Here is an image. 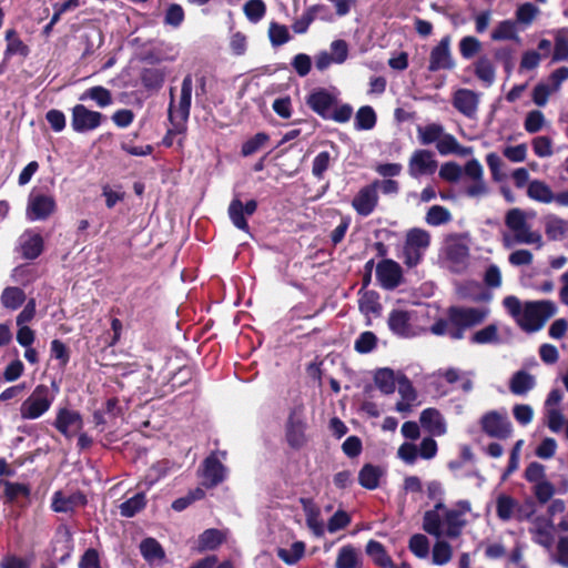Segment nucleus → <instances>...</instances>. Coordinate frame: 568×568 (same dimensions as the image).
Listing matches in <instances>:
<instances>
[{
	"label": "nucleus",
	"instance_id": "nucleus-55",
	"mask_svg": "<svg viewBox=\"0 0 568 568\" xmlns=\"http://www.w3.org/2000/svg\"><path fill=\"white\" fill-rule=\"evenodd\" d=\"M545 418H546V424H547L548 428L552 433H559L562 429V427L566 425V422H567V420H565V416H564L562 412L559 409V407L546 409Z\"/></svg>",
	"mask_w": 568,
	"mask_h": 568
},
{
	"label": "nucleus",
	"instance_id": "nucleus-37",
	"mask_svg": "<svg viewBox=\"0 0 568 568\" xmlns=\"http://www.w3.org/2000/svg\"><path fill=\"white\" fill-rule=\"evenodd\" d=\"M140 551L143 558L149 562L162 560L165 557L163 547L155 538L152 537H148L141 541Z\"/></svg>",
	"mask_w": 568,
	"mask_h": 568
},
{
	"label": "nucleus",
	"instance_id": "nucleus-42",
	"mask_svg": "<svg viewBox=\"0 0 568 568\" xmlns=\"http://www.w3.org/2000/svg\"><path fill=\"white\" fill-rule=\"evenodd\" d=\"M91 99L95 101L98 106L105 108L112 103L111 91L102 85H95L87 89L81 95L80 100L84 101Z\"/></svg>",
	"mask_w": 568,
	"mask_h": 568
},
{
	"label": "nucleus",
	"instance_id": "nucleus-17",
	"mask_svg": "<svg viewBox=\"0 0 568 568\" xmlns=\"http://www.w3.org/2000/svg\"><path fill=\"white\" fill-rule=\"evenodd\" d=\"M55 210L52 196L32 192L29 196L28 216L31 220H45Z\"/></svg>",
	"mask_w": 568,
	"mask_h": 568
},
{
	"label": "nucleus",
	"instance_id": "nucleus-21",
	"mask_svg": "<svg viewBox=\"0 0 568 568\" xmlns=\"http://www.w3.org/2000/svg\"><path fill=\"white\" fill-rule=\"evenodd\" d=\"M449 38L444 37L439 43L433 48L429 58L428 70L436 72L442 69H450L454 63L449 52Z\"/></svg>",
	"mask_w": 568,
	"mask_h": 568
},
{
	"label": "nucleus",
	"instance_id": "nucleus-38",
	"mask_svg": "<svg viewBox=\"0 0 568 568\" xmlns=\"http://www.w3.org/2000/svg\"><path fill=\"white\" fill-rule=\"evenodd\" d=\"M170 95H171V100H170V104H169V109H168V119L170 121L171 126L168 129L166 134L163 138V144L165 146H172L174 136L184 134L186 132V123H183L182 130H175V125H178L179 120H178V116L175 115V113L173 112V108H174L173 89L170 90Z\"/></svg>",
	"mask_w": 568,
	"mask_h": 568
},
{
	"label": "nucleus",
	"instance_id": "nucleus-28",
	"mask_svg": "<svg viewBox=\"0 0 568 568\" xmlns=\"http://www.w3.org/2000/svg\"><path fill=\"white\" fill-rule=\"evenodd\" d=\"M166 72L162 68H143L140 72V81L148 91H159L165 81Z\"/></svg>",
	"mask_w": 568,
	"mask_h": 568
},
{
	"label": "nucleus",
	"instance_id": "nucleus-43",
	"mask_svg": "<svg viewBox=\"0 0 568 568\" xmlns=\"http://www.w3.org/2000/svg\"><path fill=\"white\" fill-rule=\"evenodd\" d=\"M26 301V294L22 288L8 286L1 294V303L6 308L18 310Z\"/></svg>",
	"mask_w": 568,
	"mask_h": 568
},
{
	"label": "nucleus",
	"instance_id": "nucleus-6",
	"mask_svg": "<svg viewBox=\"0 0 568 568\" xmlns=\"http://www.w3.org/2000/svg\"><path fill=\"white\" fill-rule=\"evenodd\" d=\"M53 402L48 386L38 385L31 395L24 399L20 406V415L22 419H37L47 413Z\"/></svg>",
	"mask_w": 568,
	"mask_h": 568
},
{
	"label": "nucleus",
	"instance_id": "nucleus-3",
	"mask_svg": "<svg viewBox=\"0 0 568 568\" xmlns=\"http://www.w3.org/2000/svg\"><path fill=\"white\" fill-rule=\"evenodd\" d=\"M307 106L323 120L346 123L353 115V106L339 103L337 97L325 88L314 89L306 97Z\"/></svg>",
	"mask_w": 568,
	"mask_h": 568
},
{
	"label": "nucleus",
	"instance_id": "nucleus-58",
	"mask_svg": "<svg viewBox=\"0 0 568 568\" xmlns=\"http://www.w3.org/2000/svg\"><path fill=\"white\" fill-rule=\"evenodd\" d=\"M270 41L273 45L278 47L290 40V33L285 26L277 22H271L268 28Z\"/></svg>",
	"mask_w": 568,
	"mask_h": 568
},
{
	"label": "nucleus",
	"instance_id": "nucleus-19",
	"mask_svg": "<svg viewBox=\"0 0 568 568\" xmlns=\"http://www.w3.org/2000/svg\"><path fill=\"white\" fill-rule=\"evenodd\" d=\"M88 503L87 496L77 490L69 496H65L62 491H55L52 497L51 507L57 513H70L77 507L85 506Z\"/></svg>",
	"mask_w": 568,
	"mask_h": 568
},
{
	"label": "nucleus",
	"instance_id": "nucleus-50",
	"mask_svg": "<svg viewBox=\"0 0 568 568\" xmlns=\"http://www.w3.org/2000/svg\"><path fill=\"white\" fill-rule=\"evenodd\" d=\"M376 346L377 336L371 331L361 333L354 343V349L359 354L371 353Z\"/></svg>",
	"mask_w": 568,
	"mask_h": 568
},
{
	"label": "nucleus",
	"instance_id": "nucleus-47",
	"mask_svg": "<svg viewBox=\"0 0 568 568\" xmlns=\"http://www.w3.org/2000/svg\"><path fill=\"white\" fill-rule=\"evenodd\" d=\"M270 140V135L265 132H258L252 138L247 139L241 148V154L243 156H250L258 151H261L263 148H265L266 143Z\"/></svg>",
	"mask_w": 568,
	"mask_h": 568
},
{
	"label": "nucleus",
	"instance_id": "nucleus-44",
	"mask_svg": "<svg viewBox=\"0 0 568 568\" xmlns=\"http://www.w3.org/2000/svg\"><path fill=\"white\" fill-rule=\"evenodd\" d=\"M444 525L446 526V534L449 537H457L462 531V510L447 509L442 510Z\"/></svg>",
	"mask_w": 568,
	"mask_h": 568
},
{
	"label": "nucleus",
	"instance_id": "nucleus-7",
	"mask_svg": "<svg viewBox=\"0 0 568 568\" xmlns=\"http://www.w3.org/2000/svg\"><path fill=\"white\" fill-rule=\"evenodd\" d=\"M439 264L444 270L458 274L462 272V235L449 234L445 237L439 253Z\"/></svg>",
	"mask_w": 568,
	"mask_h": 568
},
{
	"label": "nucleus",
	"instance_id": "nucleus-57",
	"mask_svg": "<svg viewBox=\"0 0 568 568\" xmlns=\"http://www.w3.org/2000/svg\"><path fill=\"white\" fill-rule=\"evenodd\" d=\"M475 73L486 84H490L495 78L494 67L488 58H480L475 63Z\"/></svg>",
	"mask_w": 568,
	"mask_h": 568
},
{
	"label": "nucleus",
	"instance_id": "nucleus-64",
	"mask_svg": "<svg viewBox=\"0 0 568 568\" xmlns=\"http://www.w3.org/2000/svg\"><path fill=\"white\" fill-rule=\"evenodd\" d=\"M79 568H102L100 554L95 548H88L80 557Z\"/></svg>",
	"mask_w": 568,
	"mask_h": 568
},
{
	"label": "nucleus",
	"instance_id": "nucleus-20",
	"mask_svg": "<svg viewBox=\"0 0 568 568\" xmlns=\"http://www.w3.org/2000/svg\"><path fill=\"white\" fill-rule=\"evenodd\" d=\"M358 308L363 315L368 318L367 324L371 323V315L379 317L382 315L383 306L381 304L379 293L374 290L358 291Z\"/></svg>",
	"mask_w": 568,
	"mask_h": 568
},
{
	"label": "nucleus",
	"instance_id": "nucleus-2",
	"mask_svg": "<svg viewBox=\"0 0 568 568\" xmlns=\"http://www.w3.org/2000/svg\"><path fill=\"white\" fill-rule=\"evenodd\" d=\"M534 217V212H526L520 209H511L507 212L505 224L509 233H505L503 236L505 247L511 248L519 244L542 246L540 232L532 230L529 222Z\"/></svg>",
	"mask_w": 568,
	"mask_h": 568
},
{
	"label": "nucleus",
	"instance_id": "nucleus-45",
	"mask_svg": "<svg viewBox=\"0 0 568 568\" xmlns=\"http://www.w3.org/2000/svg\"><path fill=\"white\" fill-rule=\"evenodd\" d=\"M374 382L379 390L386 395L395 392L396 386L394 371L388 367L377 369L374 376Z\"/></svg>",
	"mask_w": 568,
	"mask_h": 568
},
{
	"label": "nucleus",
	"instance_id": "nucleus-10",
	"mask_svg": "<svg viewBox=\"0 0 568 568\" xmlns=\"http://www.w3.org/2000/svg\"><path fill=\"white\" fill-rule=\"evenodd\" d=\"M447 317H440L430 326L434 335L448 334L452 338H462V306H450Z\"/></svg>",
	"mask_w": 568,
	"mask_h": 568
},
{
	"label": "nucleus",
	"instance_id": "nucleus-34",
	"mask_svg": "<svg viewBox=\"0 0 568 568\" xmlns=\"http://www.w3.org/2000/svg\"><path fill=\"white\" fill-rule=\"evenodd\" d=\"M318 11L327 12V6L317 3L308 7L301 18L296 19L292 24V29L297 34H303L308 30L311 23L317 18Z\"/></svg>",
	"mask_w": 568,
	"mask_h": 568
},
{
	"label": "nucleus",
	"instance_id": "nucleus-39",
	"mask_svg": "<svg viewBox=\"0 0 568 568\" xmlns=\"http://www.w3.org/2000/svg\"><path fill=\"white\" fill-rule=\"evenodd\" d=\"M377 122V116L374 109L371 105L361 106L356 114L354 126L358 131L372 130Z\"/></svg>",
	"mask_w": 568,
	"mask_h": 568
},
{
	"label": "nucleus",
	"instance_id": "nucleus-63",
	"mask_svg": "<svg viewBox=\"0 0 568 568\" xmlns=\"http://www.w3.org/2000/svg\"><path fill=\"white\" fill-rule=\"evenodd\" d=\"M185 14L183 8L178 3L168 7L164 16V23L178 28L184 21Z\"/></svg>",
	"mask_w": 568,
	"mask_h": 568
},
{
	"label": "nucleus",
	"instance_id": "nucleus-25",
	"mask_svg": "<svg viewBox=\"0 0 568 568\" xmlns=\"http://www.w3.org/2000/svg\"><path fill=\"white\" fill-rule=\"evenodd\" d=\"M224 539L225 536L221 530L216 528L205 529L199 535L193 550L200 554L207 550H215L223 544Z\"/></svg>",
	"mask_w": 568,
	"mask_h": 568
},
{
	"label": "nucleus",
	"instance_id": "nucleus-23",
	"mask_svg": "<svg viewBox=\"0 0 568 568\" xmlns=\"http://www.w3.org/2000/svg\"><path fill=\"white\" fill-rule=\"evenodd\" d=\"M555 528L552 521L546 518H538L534 523L531 534L534 540L546 549H550L554 544Z\"/></svg>",
	"mask_w": 568,
	"mask_h": 568
},
{
	"label": "nucleus",
	"instance_id": "nucleus-32",
	"mask_svg": "<svg viewBox=\"0 0 568 568\" xmlns=\"http://www.w3.org/2000/svg\"><path fill=\"white\" fill-rule=\"evenodd\" d=\"M383 469L373 464H365L358 473L359 485L368 490H374L379 486Z\"/></svg>",
	"mask_w": 568,
	"mask_h": 568
},
{
	"label": "nucleus",
	"instance_id": "nucleus-62",
	"mask_svg": "<svg viewBox=\"0 0 568 568\" xmlns=\"http://www.w3.org/2000/svg\"><path fill=\"white\" fill-rule=\"evenodd\" d=\"M545 123L546 120L542 112L539 110H532L527 113L524 126L527 132L537 133L542 129Z\"/></svg>",
	"mask_w": 568,
	"mask_h": 568
},
{
	"label": "nucleus",
	"instance_id": "nucleus-27",
	"mask_svg": "<svg viewBox=\"0 0 568 568\" xmlns=\"http://www.w3.org/2000/svg\"><path fill=\"white\" fill-rule=\"evenodd\" d=\"M4 39L7 47L3 53V60H10L13 55H20L27 58L30 53L29 47L20 39L18 32L14 29H8L6 31Z\"/></svg>",
	"mask_w": 568,
	"mask_h": 568
},
{
	"label": "nucleus",
	"instance_id": "nucleus-1",
	"mask_svg": "<svg viewBox=\"0 0 568 568\" xmlns=\"http://www.w3.org/2000/svg\"><path fill=\"white\" fill-rule=\"evenodd\" d=\"M260 196V187L255 180H239L233 186V199L229 204L227 214L232 224L244 233H250L246 216H252L256 212Z\"/></svg>",
	"mask_w": 568,
	"mask_h": 568
},
{
	"label": "nucleus",
	"instance_id": "nucleus-35",
	"mask_svg": "<svg viewBox=\"0 0 568 568\" xmlns=\"http://www.w3.org/2000/svg\"><path fill=\"white\" fill-rule=\"evenodd\" d=\"M552 36L555 41L552 62L568 61V29L555 30Z\"/></svg>",
	"mask_w": 568,
	"mask_h": 568
},
{
	"label": "nucleus",
	"instance_id": "nucleus-22",
	"mask_svg": "<svg viewBox=\"0 0 568 568\" xmlns=\"http://www.w3.org/2000/svg\"><path fill=\"white\" fill-rule=\"evenodd\" d=\"M445 509V505L442 501H438L433 509L427 510L424 514L423 518V529L434 536L439 538L443 535V514L442 510Z\"/></svg>",
	"mask_w": 568,
	"mask_h": 568
},
{
	"label": "nucleus",
	"instance_id": "nucleus-9",
	"mask_svg": "<svg viewBox=\"0 0 568 568\" xmlns=\"http://www.w3.org/2000/svg\"><path fill=\"white\" fill-rule=\"evenodd\" d=\"M480 426L484 433L498 439H506L513 433V425L505 410H490L484 414L480 418Z\"/></svg>",
	"mask_w": 568,
	"mask_h": 568
},
{
	"label": "nucleus",
	"instance_id": "nucleus-33",
	"mask_svg": "<svg viewBox=\"0 0 568 568\" xmlns=\"http://www.w3.org/2000/svg\"><path fill=\"white\" fill-rule=\"evenodd\" d=\"M365 550L376 566L381 568H393V559L387 554L386 548L382 542L371 539L366 544Z\"/></svg>",
	"mask_w": 568,
	"mask_h": 568
},
{
	"label": "nucleus",
	"instance_id": "nucleus-4",
	"mask_svg": "<svg viewBox=\"0 0 568 568\" xmlns=\"http://www.w3.org/2000/svg\"><path fill=\"white\" fill-rule=\"evenodd\" d=\"M558 311L555 302L549 300L527 302L519 326L526 332H537Z\"/></svg>",
	"mask_w": 568,
	"mask_h": 568
},
{
	"label": "nucleus",
	"instance_id": "nucleus-41",
	"mask_svg": "<svg viewBox=\"0 0 568 568\" xmlns=\"http://www.w3.org/2000/svg\"><path fill=\"white\" fill-rule=\"evenodd\" d=\"M444 132V128L438 123H429L417 126V136L422 145L437 143Z\"/></svg>",
	"mask_w": 568,
	"mask_h": 568
},
{
	"label": "nucleus",
	"instance_id": "nucleus-29",
	"mask_svg": "<svg viewBox=\"0 0 568 568\" xmlns=\"http://www.w3.org/2000/svg\"><path fill=\"white\" fill-rule=\"evenodd\" d=\"M173 463L169 459H162L153 464L145 473L141 485H144L145 489H150L159 480L166 477L171 471Z\"/></svg>",
	"mask_w": 568,
	"mask_h": 568
},
{
	"label": "nucleus",
	"instance_id": "nucleus-15",
	"mask_svg": "<svg viewBox=\"0 0 568 568\" xmlns=\"http://www.w3.org/2000/svg\"><path fill=\"white\" fill-rule=\"evenodd\" d=\"M438 169L434 153L428 150H417L413 153L409 161V172L412 175H434Z\"/></svg>",
	"mask_w": 568,
	"mask_h": 568
},
{
	"label": "nucleus",
	"instance_id": "nucleus-26",
	"mask_svg": "<svg viewBox=\"0 0 568 568\" xmlns=\"http://www.w3.org/2000/svg\"><path fill=\"white\" fill-rule=\"evenodd\" d=\"M419 422L422 427L433 436H440L446 427L442 414L436 408H426L420 413Z\"/></svg>",
	"mask_w": 568,
	"mask_h": 568
},
{
	"label": "nucleus",
	"instance_id": "nucleus-40",
	"mask_svg": "<svg viewBox=\"0 0 568 568\" xmlns=\"http://www.w3.org/2000/svg\"><path fill=\"white\" fill-rule=\"evenodd\" d=\"M146 506V498L143 491L123 501L120 506V514L123 517L131 518L143 510Z\"/></svg>",
	"mask_w": 568,
	"mask_h": 568
},
{
	"label": "nucleus",
	"instance_id": "nucleus-56",
	"mask_svg": "<svg viewBox=\"0 0 568 568\" xmlns=\"http://www.w3.org/2000/svg\"><path fill=\"white\" fill-rule=\"evenodd\" d=\"M352 521L349 514L343 509L336 510L327 521V530L333 534L346 528Z\"/></svg>",
	"mask_w": 568,
	"mask_h": 568
},
{
	"label": "nucleus",
	"instance_id": "nucleus-51",
	"mask_svg": "<svg viewBox=\"0 0 568 568\" xmlns=\"http://www.w3.org/2000/svg\"><path fill=\"white\" fill-rule=\"evenodd\" d=\"M408 549L418 558H426L429 554V540L423 534H415L409 538Z\"/></svg>",
	"mask_w": 568,
	"mask_h": 568
},
{
	"label": "nucleus",
	"instance_id": "nucleus-36",
	"mask_svg": "<svg viewBox=\"0 0 568 568\" xmlns=\"http://www.w3.org/2000/svg\"><path fill=\"white\" fill-rule=\"evenodd\" d=\"M335 568H359L358 551L353 545H345L338 550Z\"/></svg>",
	"mask_w": 568,
	"mask_h": 568
},
{
	"label": "nucleus",
	"instance_id": "nucleus-8",
	"mask_svg": "<svg viewBox=\"0 0 568 568\" xmlns=\"http://www.w3.org/2000/svg\"><path fill=\"white\" fill-rule=\"evenodd\" d=\"M516 186L527 189L531 200L542 203L557 201L561 205H568V191L556 195L542 180H516Z\"/></svg>",
	"mask_w": 568,
	"mask_h": 568
},
{
	"label": "nucleus",
	"instance_id": "nucleus-30",
	"mask_svg": "<svg viewBox=\"0 0 568 568\" xmlns=\"http://www.w3.org/2000/svg\"><path fill=\"white\" fill-rule=\"evenodd\" d=\"M44 248L43 237L39 233H28L21 242V253L26 260H36Z\"/></svg>",
	"mask_w": 568,
	"mask_h": 568
},
{
	"label": "nucleus",
	"instance_id": "nucleus-11",
	"mask_svg": "<svg viewBox=\"0 0 568 568\" xmlns=\"http://www.w3.org/2000/svg\"><path fill=\"white\" fill-rule=\"evenodd\" d=\"M103 118L98 111L89 110L83 104H75L72 108L71 126L79 133L92 131L100 126Z\"/></svg>",
	"mask_w": 568,
	"mask_h": 568
},
{
	"label": "nucleus",
	"instance_id": "nucleus-60",
	"mask_svg": "<svg viewBox=\"0 0 568 568\" xmlns=\"http://www.w3.org/2000/svg\"><path fill=\"white\" fill-rule=\"evenodd\" d=\"M450 220V213L447 209L440 205L432 206L426 215V222L429 225H440L447 223Z\"/></svg>",
	"mask_w": 568,
	"mask_h": 568
},
{
	"label": "nucleus",
	"instance_id": "nucleus-54",
	"mask_svg": "<svg viewBox=\"0 0 568 568\" xmlns=\"http://www.w3.org/2000/svg\"><path fill=\"white\" fill-rule=\"evenodd\" d=\"M517 38V29L515 22L505 20L500 22L491 33V39L496 41L513 40Z\"/></svg>",
	"mask_w": 568,
	"mask_h": 568
},
{
	"label": "nucleus",
	"instance_id": "nucleus-46",
	"mask_svg": "<svg viewBox=\"0 0 568 568\" xmlns=\"http://www.w3.org/2000/svg\"><path fill=\"white\" fill-rule=\"evenodd\" d=\"M489 314L487 305L465 306L464 305V327L475 326L485 321Z\"/></svg>",
	"mask_w": 568,
	"mask_h": 568
},
{
	"label": "nucleus",
	"instance_id": "nucleus-52",
	"mask_svg": "<svg viewBox=\"0 0 568 568\" xmlns=\"http://www.w3.org/2000/svg\"><path fill=\"white\" fill-rule=\"evenodd\" d=\"M244 13L246 18L253 22L256 23L263 19V17L266 13V6L263 0H248L244 4Z\"/></svg>",
	"mask_w": 568,
	"mask_h": 568
},
{
	"label": "nucleus",
	"instance_id": "nucleus-14",
	"mask_svg": "<svg viewBox=\"0 0 568 568\" xmlns=\"http://www.w3.org/2000/svg\"><path fill=\"white\" fill-rule=\"evenodd\" d=\"M387 325L389 331L402 338H409L415 335L412 325V313L400 308H394L388 314Z\"/></svg>",
	"mask_w": 568,
	"mask_h": 568
},
{
	"label": "nucleus",
	"instance_id": "nucleus-53",
	"mask_svg": "<svg viewBox=\"0 0 568 568\" xmlns=\"http://www.w3.org/2000/svg\"><path fill=\"white\" fill-rule=\"evenodd\" d=\"M436 149L442 155L462 153V148L455 136L445 132H443L440 139L437 141Z\"/></svg>",
	"mask_w": 568,
	"mask_h": 568
},
{
	"label": "nucleus",
	"instance_id": "nucleus-31",
	"mask_svg": "<svg viewBox=\"0 0 568 568\" xmlns=\"http://www.w3.org/2000/svg\"><path fill=\"white\" fill-rule=\"evenodd\" d=\"M535 377L526 371L516 372L509 381V389L518 396L526 395L535 387Z\"/></svg>",
	"mask_w": 568,
	"mask_h": 568
},
{
	"label": "nucleus",
	"instance_id": "nucleus-61",
	"mask_svg": "<svg viewBox=\"0 0 568 568\" xmlns=\"http://www.w3.org/2000/svg\"><path fill=\"white\" fill-rule=\"evenodd\" d=\"M102 195L105 197L106 207L112 209L119 202H122L124 200L125 192L120 185L112 187L109 184H105L102 187Z\"/></svg>",
	"mask_w": 568,
	"mask_h": 568
},
{
	"label": "nucleus",
	"instance_id": "nucleus-49",
	"mask_svg": "<svg viewBox=\"0 0 568 568\" xmlns=\"http://www.w3.org/2000/svg\"><path fill=\"white\" fill-rule=\"evenodd\" d=\"M409 246H413L420 251L423 254L430 244V235L427 231L422 229H412L406 235V240Z\"/></svg>",
	"mask_w": 568,
	"mask_h": 568
},
{
	"label": "nucleus",
	"instance_id": "nucleus-59",
	"mask_svg": "<svg viewBox=\"0 0 568 568\" xmlns=\"http://www.w3.org/2000/svg\"><path fill=\"white\" fill-rule=\"evenodd\" d=\"M517 504L514 498L501 495L497 498V515L503 520H508L514 516Z\"/></svg>",
	"mask_w": 568,
	"mask_h": 568
},
{
	"label": "nucleus",
	"instance_id": "nucleus-48",
	"mask_svg": "<svg viewBox=\"0 0 568 568\" xmlns=\"http://www.w3.org/2000/svg\"><path fill=\"white\" fill-rule=\"evenodd\" d=\"M545 229L549 239L562 240L568 234V221L551 216L547 220Z\"/></svg>",
	"mask_w": 568,
	"mask_h": 568
},
{
	"label": "nucleus",
	"instance_id": "nucleus-13",
	"mask_svg": "<svg viewBox=\"0 0 568 568\" xmlns=\"http://www.w3.org/2000/svg\"><path fill=\"white\" fill-rule=\"evenodd\" d=\"M376 278L385 290H395L403 282L400 265L390 258H384L376 265Z\"/></svg>",
	"mask_w": 568,
	"mask_h": 568
},
{
	"label": "nucleus",
	"instance_id": "nucleus-18",
	"mask_svg": "<svg viewBox=\"0 0 568 568\" xmlns=\"http://www.w3.org/2000/svg\"><path fill=\"white\" fill-rule=\"evenodd\" d=\"M55 429L65 437H70V429L81 430L83 427L82 415L78 410H71L67 407L60 408L53 422Z\"/></svg>",
	"mask_w": 568,
	"mask_h": 568
},
{
	"label": "nucleus",
	"instance_id": "nucleus-5",
	"mask_svg": "<svg viewBox=\"0 0 568 568\" xmlns=\"http://www.w3.org/2000/svg\"><path fill=\"white\" fill-rule=\"evenodd\" d=\"M306 429L303 406L292 408L285 423V440L292 449L300 450L307 444Z\"/></svg>",
	"mask_w": 568,
	"mask_h": 568
},
{
	"label": "nucleus",
	"instance_id": "nucleus-24",
	"mask_svg": "<svg viewBox=\"0 0 568 568\" xmlns=\"http://www.w3.org/2000/svg\"><path fill=\"white\" fill-rule=\"evenodd\" d=\"M203 477L209 487L219 485L224 479V466L215 456L211 454L203 462Z\"/></svg>",
	"mask_w": 568,
	"mask_h": 568
},
{
	"label": "nucleus",
	"instance_id": "nucleus-12",
	"mask_svg": "<svg viewBox=\"0 0 568 568\" xmlns=\"http://www.w3.org/2000/svg\"><path fill=\"white\" fill-rule=\"evenodd\" d=\"M378 203V180L362 187L352 200V206L361 216L372 214Z\"/></svg>",
	"mask_w": 568,
	"mask_h": 568
},
{
	"label": "nucleus",
	"instance_id": "nucleus-16",
	"mask_svg": "<svg viewBox=\"0 0 568 568\" xmlns=\"http://www.w3.org/2000/svg\"><path fill=\"white\" fill-rule=\"evenodd\" d=\"M192 91H193V81L192 75L186 74L181 84V95L179 105L175 110V106L173 108V112L178 116V125H175V130H182L183 123H186L190 116L191 112V102H192Z\"/></svg>",
	"mask_w": 568,
	"mask_h": 568
}]
</instances>
